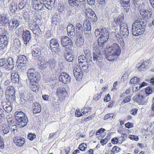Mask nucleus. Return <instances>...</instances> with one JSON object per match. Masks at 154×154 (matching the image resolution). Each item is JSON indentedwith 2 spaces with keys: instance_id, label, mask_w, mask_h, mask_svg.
<instances>
[{
  "instance_id": "nucleus-36",
  "label": "nucleus",
  "mask_w": 154,
  "mask_h": 154,
  "mask_svg": "<svg viewBox=\"0 0 154 154\" xmlns=\"http://www.w3.org/2000/svg\"><path fill=\"white\" fill-rule=\"evenodd\" d=\"M10 128L9 125L3 124L1 128V134L3 135L7 134L9 132Z\"/></svg>"
},
{
  "instance_id": "nucleus-14",
  "label": "nucleus",
  "mask_w": 154,
  "mask_h": 154,
  "mask_svg": "<svg viewBox=\"0 0 154 154\" xmlns=\"http://www.w3.org/2000/svg\"><path fill=\"white\" fill-rule=\"evenodd\" d=\"M8 36H4L0 38V50L2 51L8 46L9 42Z\"/></svg>"
},
{
  "instance_id": "nucleus-37",
  "label": "nucleus",
  "mask_w": 154,
  "mask_h": 154,
  "mask_svg": "<svg viewBox=\"0 0 154 154\" xmlns=\"http://www.w3.org/2000/svg\"><path fill=\"white\" fill-rule=\"evenodd\" d=\"M32 31L33 33L37 36H41L42 35L41 30L37 24H35V26L32 29Z\"/></svg>"
},
{
  "instance_id": "nucleus-25",
  "label": "nucleus",
  "mask_w": 154,
  "mask_h": 154,
  "mask_svg": "<svg viewBox=\"0 0 154 154\" xmlns=\"http://www.w3.org/2000/svg\"><path fill=\"white\" fill-rule=\"evenodd\" d=\"M21 45L20 40L18 38H16L13 40V43L11 45L10 50L12 51L15 50L20 47Z\"/></svg>"
},
{
  "instance_id": "nucleus-32",
  "label": "nucleus",
  "mask_w": 154,
  "mask_h": 154,
  "mask_svg": "<svg viewBox=\"0 0 154 154\" xmlns=\"http://www.w3.org/2000/svg\"><path fill=\"white\" fill-rule=\"evenodd\" d=\"M34 5L35 9L38 11L42 10L44 9V3L41 2L40 1H36L34 2Z\"/></svg>"
},
{
  "instance_id": "nucleus-44",
  "label": "nucleus",
  "mask_w": 154,
  "mask_h": 154,
  "mask_svg": "<svg viewBox=\"0 0 154 154\" xmlns=\"http://www.w3.org/2000/svg\"><path fill=\"white\" fill-rule=\"evenodd\" d=\"M13 19L9 21L8 28L10 31H14L17 28V26H15L16 25Z\"/></svg>"
},
{
  "instance_id": "nucleus-9",
  "label": "nucleus",
  "mask_w": 154,
  "mask_h": 154,
  "mask_svg": "<svg viewBox=\"0 0 154 154\" xmlns=\"http://www.w3.org/2000/svg\"><path fill=\"white\" fill-rule=\"evenodd\" d=\"M59 41L56 38H54L51 39L49 44V48L51 51L55 53L57 52L59 48Z\"/></svg>"
},
{
  "instance_id": "nucleus-23",
  "label": "nucleus",
  "mask_w": 154,
  "mask_h": 154,
  "mask_svg": "<svg viewBox=\"0 0 154 154\" xmlns=\"http://www.w3.org/2000/svg\"><path fill=\"white\" fill-rule=\"evenodd\" d=\"M125 15L124 14H119L116 18L114 19V22L116 25L119 26L122 25V24L125 25L126 24L124 21Z\"/></svg>"
},
{
  "instance_id": "nucleus-31",
  "label": "nucleus",
  "mask_w": 154,
  "mask_h": 154,
  "mask_svg": "<svg viewBox=\"0 0 154 154\" xmlns=\"http://www.w3.org/2000/svg\"><path fill=\"white\" fill-rule=\"evenodd\" d=\"M85 27L84 24H83V27H84V32L86 36L90 35L91 32V24L88 23L85 24Z\"/></svg>"
},
{
  "instance_id": "nucleus-11",
  "label": "nucleus",
  "mask_w": 154,
  "mask_h": 154,
  "mask_svg": "<svg viewBox=\"0 0 154 154\" xmlns=\"http://www.w3.org/2000/svg\"><path fill=\"white\" fill-rule=\"evenodd\" d=\"M106 50H109V51H111L112 52L117 56H119L121 52V49L119 45L116 43H114L112 45L108 47H107Z\"/></svg>"
},
{
  "instance_id": "nucleus-4",
  "label": "nucleus",
  "mask_w": 154,
  "mask_h": 154,
  "mask_svg": "<svg viewBox=\"0 0 154 154\" xmlns=\"http://www.w3.org/2000/svg\"><path fill=\"white\" fill-rule=\"evenodd\" d=\"M15 93L13 86L9 85L7 87L5 90L6 96L9 102H16Z\"/></svg>"
},
{
  "instance_id": "nucleus-26",
  "label": "nucleus",
  "mask_w": 154,
  "mask_h": 154,
  "mask_svg": "<svg viewBox=\"0 0 154 154\" xmlns=\"http://www.w3.org/2000/svg\"><path fill=\"white\" fill-rule=\"evenodd\" d=\"M67 30L68 36L70 38H72V36L75 34V27L71 23L68 24L67 26Z\"/></svg>"
},
{
  "instance_id": "nucleus-43",
  "label": "nucleus",
  "mask_w": 154,
  "mask_h": 154,
  "mask_svg": "<svg viewBox=\"0 0 154 154\" xmlns=\"http://www.w3.org/2000/svg\"><path fill=\"white\" fill-rule=\"evenodd\" d=\"M14 115L15 119L16 121L20 119V118L26 116L24 113L20 111H16L15 112Z\"/></svg>"
},
{
  "instance_id": "nucleus-59",
  "label": "nucleus",
  "mask_w": 154,
  "mask_h": 154,
  "mask_svg": "<svg viewBox=\"0 0 154 154\" xmlns=\"http://www.w3.org/2000/svg\"><path fill=\"white\" fill-rule=\"evenodd\" d=\"M58 9L59 12H63L65 9L64 5L63 3H59L58 5Z\"/></svg>"
},
{
  "instance_id": "nucleus-17",
  "label": "nucleus",
  "mask_w": 154,
  "mask_h": 154,
  "mask_svg": "<svg viewBox=\"0 0 154 154\" xmlns=\"http://www.w3.org/2000/svg\"><path fill=\"white\" fill-rule=\"evenodd\" d=\"M93 58L94 61L95 62L97 65L100 64L103 60L102 56L100 51L94 52Z\"/></svg>"
},
{
  "instance_id": "nucleus-21",
  "label": "nucleus",
  "mask_w": 154,
  "mask_h": 154,
  "mask_svg": "<svg viewBox=\"0 0 154 154\" xmlns=\"http://www.w3.org/2000/svg\"><path fill=\"white\" fill-rule=\"evenodd\" d=\"M38 81L37 80H35L29 82L31 90L35 92H37L39 89L40 85L38 82Z\"/></svg>"
},
{
  "instance_id": "nucleus-18",
  "label": "nucleus",
  "mask_w": 154,
  "mask_h": 154,
  "mask_svg": "<svg viewBox=\"0 0 154 154\" xmlns=\"http://www.w3.org/2000/svg\"><path fill=\"white\" fill-rule=\"evenodd\" d=\"M29 121L26 116L20 118L16 122V124L20 128H23L26 126Z\"/></svg>"
},
{
  "instance_id": "nucleus-2",
  "label": "nucleus",
  "mask_w": 154,
  "mask_h": 154,
  "mask_svg": "<svg viewBox=\"0 0 154 154\" xmlns=\"http://www.w3.org/2000/svg\"><path fill=\"white\" fill-rule=\"evenodd\" d=\"M15 63L13 58L11 57L7 59L3 58L0 59V67L7 70L12 69L14 67Z\"/></svg>"
},
{
  "instance_id": "nucleus-16",
  "label": "nucleus",
  "mask_w": 154,
  "mask_h": 154,
  "mask_svg": "<svg viewBox=\"0 0 154 154\" xmlns=\"http://www.w3.org/2000/svg\"><path fill=\"white\" fill-rule=\"evenodd\" d=\"M59 79L60 82L65 84L69 82L71 77L66 73L62 72L59 76Z\"/></svg>"
},
{
  "instance_id": "nucleus-35",
  "label": "nucleus",
  "mask_w": 154,
  "mask_h": 154,
  "mask_svg": "<svg viewBox=\"0 0 154 154\" xmlns=\"http://www.w3.org/2000/svg\"><path fill=\"white\" fill-rule=\"evenodd\" d=\"M63 57L68 62H72L73 60L74 56L67 51L64 52Z\"/></svg>"
},
{
  "instance_id": "nucleus-5",
  "label": "nucleus",
  "mask_w": 154,
  "mask_h": 154,
  "mask_svg": "<svg viewBox=\"0 0 154 154\" xmlns=\"http://www.w3.org/2000/svg\"><path fill=\"white\" fill-rule=\"evenodd\" d=\"M32 54L33 58L39 60H41V51L42 50V47L35 44L32 46Z\"/></svg>"
},
{
  "instance_id": "nucleus-24",
  "label": "nucleus",
  "mask_w": 154,
  "mask_h": 154,
  "mask_svg": "<svg viewBox=\"0 0 154 154\" xmlns=\"http://www.w3.org/2000/svg\"><path fill=\"white\" fill-rule=\"evenodd\" d=\"M9 9L10 11L13 14H18L19 11L17 2L14 1H12L10 4Z\"/></svg>"
},
{
  "instance_id": "nucleus-27",
  "label": "nucleus",
  "mask_w": 154,
  "mask_h": 154,
  "mask_svg": "<svg viewBox=\"0 0 154 154\" xmlns=\"http://www.w3.org/2000/svg\"><path fill=\"white\" fill-rule=\"evenodd\" d=\"M85 14L86 16V18L88 20H90L92 17L96 16L94 12L91 9L86 8L85 11Z\"/></svg>"
},
{
  "instance_id": "nucleus-12",
  "label": "nucleus",
  "mask_w": 154,
  "mask_h": 154,
  "mask_svg": "<svg viewBox=\"0 0 154 154\" xmlns=\"http://www.w3.org/2000/svg\"><path fill=\"white\" fill-rule=\"evenodd\" d=\"M9 17L5 13L0 14V23L5 27L8 26Z\"/></svg>"
},
{
  "instance_id": "nucleus-40",
  "label": "nucleus",
  "mask_w": 154,
  "mask_h": 154,
  "mask_svg": "<svg viewBox=\"0 0 154 154\" xmlns=\"http://www.w3.org/2000/svg\"><path fill=\"white\" fill-rule=\"evenodd\" d=\"M75 31L76 34L83 33L84 30L82 27V24L80 23H77L75 26Z\"/></svg>"
},
{
  "instance_id": "nucleus-61",
  "label": "nucleus",
  "mask_w": 154,
  "mask_h": 154,
  "mask_svg": "<svg viewBox=\"0 0 154 154\" xmlns=\"http://www.w3.org/2000/svg\"><path fill=\"white\" fill-rule=\"evenodd\" d=\"M10 105H9L8 106H6L5 107V109L4 110L5 111V112H11L12 110V103L14 102H10Z\"/></svg>"
},
{
  "instance_id": "nucleus-58",
  "label": "nucleus",
  "mask_w": 154,
  "mask_h": 154,
  "mask_svg": "<svg viewBox=\"0 0 154 154\" xmlns=\"http://www.w3.org/2000/svg\"><path fill=\"white\" fill-rule=\"evenodd\" d=\"M140 81V79L136 77H135L132 78L130 81V83L131 84H134L136 83H138Z\"/></svg>"
},
{
  "instance_id": "nucleus-62",
  "label": "nucleus",
  "mask_w": 154,
  "mask_h": 154,
  "mask_svg": "<svg viewBox=\"0 0 154 154\" xmlns=\"http://www.w3.org/2000/svg\"><path fill=\"white\" fill-rule=\"evenodd\" d=\"M23 17L26 22L29 21L30 16L29 13L27 12H24L23 13Z\"/></svg>"
},
{
  "instance_id": "nucleus-6",
  "label": "nucleus",
  "mask_w": 154,
  "mask_h": 154,
  "mask_svg": "<svg viewBox=\"0 0 154 154\" xmlns=\"http://www.w3.org/2000/svg\"><path fill=\"white\" fill-rule=\"evenodd\" d=\"M18 29L21 30L20 32H22V36L24 43L26 45L29 44L31 39V34L30 32L27 30H24L23 27H20Z\"/></svg>"
},
{
  "instance_id": "nucleus-63",
  "label": "nucleus",
  "mask_w": 154,
  "mask_h": 154,
  "mask_svg": "<svg viewBox=\"0 0 154 154\" xmlns=\"http://www.w3.org/2000/svg\"><path fill=\"white\" fill-rule=\"evenodd\" d=\"M125 97L124 98L123 100L122 101V103H125L130 102L131 100V96L130 95L128 96H125Z\"/></svg>"
},
{
  "instance_id": "nucleus-45",
  "label": "nucleus",
  "mask_w": 154,
  "mask_h": 154,
  "mask_svg": "<svg viewBox=\"0 0 154 154\" xmlns=\"http://www.w3.org/2000/svg\"><path fill=\"white\" fill-rule=\"evenodd\" d=\"M73 42L72 41L71 38H70L69 40V42L68 41L66 43V44H65V45H64L63 47L64 48L66 49L69 50L71 49L73 47Z\"/></svg>"
},
{
  "instance_id": "nucleus-15",
  "label": "nucleus",
  "mask_w": 154,
  "mask_h": 154,
  "mask_svg": "<svg viewBox=\"0 0 154 154\" xmlns=\"http://www.w3.org/2000/svg\"><path fill=\"white\" fill-rule=\"evenodd\" d=\"M122 25L119 26L120 33L124 37H127L129 34L128 26L127 24Z\"/></svg>"
},
{
  "instance_id": "nucleus-13",
  "label": "nucleus",
  "mask_w": 154,
  "mask_h": 154,
  "mask_svg": "<svg viewBox=\"0 0 154 154\" xmlns=\"http://www.w3.org/2000/svg\"><path fill=\"white\" fill-rule=\"evenodd\" d=\"M74 76L76 80H79L82 79L83 76V72L81 67L78 66L75 67L73 70Z\"/></svg>"
},
{
  "instance_id": "nucleus-46",
  "label": "nucleus",
  "mask_w": 154,
  "mask_h": 154,
  "mask_svg": "<svg viewBox=\"0 0 154 154\" xmlns=\"http://www.w3.org/2000/svg\"><path fill=\"white\" fill-rule=\"evenodd\" d=\"M76 42L79 43H82L84 41V34H76Z\"/></svg>"
},
{
  "instance_id": "nucleus-51",
  "label": "nucleus",
  "mask_w": 154,
  "mask_h": 154,
  "mask_svg": "<svg viewBox=\"0 0 154 154\" xmlns=\"http://www.w3.org/2000/svg\"><path fill=\"white\" fill-rule=\"evenodd\" d=\"M130 5H125L124 6H122L124 8L123 12L122 13V14H124V15H125L126 17L127 15H128V13L129 11L130 7Z\"/></svg>"
},
{
  "instance_id": "nucleus-33",
  "label": "nucleus",
  "mask_w": 154,
  "mask_h": 154,
  "mask_svg": "<svg viewBox=\"0 0 154 154\" xmlns=\"http://www.w3.org/2000/svg\"><path fill=\"white\" fill-rule=\"evenodd\" d=\"M67 94V92L65 88L60 87L57 90V94L61 97H65Z\"/></svg>"
},
{
  "instance_id": "nucleus-56",
  "label": "nucleus",
  "mask_w": 154,
  "mask_h": 154,
  "mask_svg": "<svg viewBox=\"0 0 154 154\" xmlns=\"http://www.w3.org/2000/svg\"><path fill=\"white\" fill-rule=\"evenodd\" d=\"M84 53L85 55V58L88 60H89V61H90L91 60V57L90 56V50H85Z\"/></svg>"
},
{
  "instance_id": "nucleus-7",
  "label": "nucleus",
  "mask_w": 154,
  "mask_h": 154,
  "mask_svg": "<svg viewBox=\"0 0 154 154\" xmlns=\"http://www.w3.org/2000/svg\"><path fill=\"white\" fill-rule=\"evenodd\" d=\"M94 33L96 37L99 36L100 34V36L99 38H100L102 37L103 40H105V41H107L109 37V32L105 28H102L100 30L97 29L95 30Z\"/></svg>"
},
{
  "instance_id": "nucleus-41",
  "label": "nucleus",
  "mask_w": 154,
  "mask_h": 154,
  "mask_svg": "<svg viewBox=\"0 0 154 154\" xmlns=\"http://www.w3.org/2000/svg\"><path fill=\"white\" fill-rule=\"evenodd\" d=\"M78 60L79 64L88 63L89 60L85 58L84 55H80L78 57Z\"/></svg>"
},
{
  "instance_id": "nucleus-53",
  "label": "nucleus",
  "mask_w": 154,
  "mask_h": 154,
  "mask_svg": "<svg viewBox=\"0 0 154 154\" xmlns=\"http://www.w3.org/2000/svg\"><path fill=\"white\" fill-rule=\"evenodd\" d=\"M27 2V0H22L18 4L19 9L21 10L23 9L25 7Z\"/></svg>"
},
{
  "instance_id": "nucleus-10",
  "label": "nucleus",
  "mask_w": 154,
  "mask_h": 154,
  "mask_svg": "<svg viewBox=\"0 0 154 154\" xmlns=\"http://www.w3.org/2000/svg\"><path fill=\"white\" fill-rule=\"evenodd\" d=\"M27 59L26 57L23 55H20L18 57L16 64L18 67L21 68L23 66H25L28 63Z\"/></svg>"
},
{
  "instance_id": "nucleus-50",
  "label": "nucleus",
  "mask_w": 154,
  "mask_h": 154,
  "mask_svg": "<svg viewBox=\"0 0 154 154\" xmlns=\"http://www.w3.org/2000/svg\"><path fill=\"white\" fill-rule=\"evenodd\" d=\"M116 115L112 113H108L106 114L104 117L103 119L104 120L109 119L112 120L115 119Z\"/></svg>"
},
{
  "instance_id": "nucleus-60",
  "label": "nucleus",
  "mask_w": 154,
  "mask_h": 154,
  "mask_svg": "<svg viewBox=\"0 0 154 154\" xmlns=\"http://www.w3.org/2000/svg\"><path fill=\"white\" fill-rule=\"evenodd\" d=\"M122 6L130 5V0H119Z\"/></svg>"
},
{
  "instance_id": "nucleus-3",
  "label": "nucleus",
  "mask_w": 154,
  "mask_h": 154,
  "mask_svg": "<svg viewBox=\"0 0 154 154\" xmlns=\"http://www.w3.org/2000/svg\"><path fill=\"white\" fill-rule=\"evenodd\" d=\"M28 80L30 81L37 80L39 81L40 79V75L35 68H31L28 69L27 72ZM27 82L28 80L27 79Z\"/></svg>"
},
{
  "instance_id": "nucleus-47",
  "label": "nucleus",
  "mask_w": 154,
  "mask_h": 154,
  "mask_svg": "<svg viewBox=\"0 0 154 154\" xmlns=\"http://www.w3.org/2000/svg\"><path fill=\"white\" fill-rule=\"evenodd\" d=\"M60 17L58 14H54L52 16V23L57 25L60 20Z\"/></svg>"
},
{
  "instance_id": "nucleus-30",
  "label": "nucleus",
  "mask_w": 154,
  "mask_h": 154,
  "mask_svg": "<svg viewBox=\"0 0 154 154\" xmlns=\"http://www.w3.org/2000/svg\"><path fill=\"white\" fill-rule=\"evenodd\" d=\"M144 97L140 94L135 95L133 98V100L139 104H142L143 103V98Z\"/></svg>"
},
{
  "instance_id": "nucleus-38",
  "label": "nucleus",
  "mask_w": 154,
  "mask_h": 154,
  "mask_svg": "<svg viewBox=\"0 0 154 154\" xmlns=\"http://www.w3.org/2000/svg\"><path fill=\"white\" fill-rule=\"evenodd\" d=\"M47 63V65L51 69H54L56 65V60L54 58H51L49 59Z\"/></svg>"
},
{
  "instance_id": "nucleus-22",
  "label": "nucleus",
  "mask_w": 154,
  "mask_h": 154,
  "mask_svg": "<svg viewBox=\"0 0 154 154\" xmlns=\"http://www.w3.org/2000/svg\"><path fill=\"white\" fill-rule=\"evenodd\" d=\"M105 56L106 59L109 61H113L114 59L118 56L114 54L111 51H109L108 50H105Z\"/></svg>"
},
{
  "instance_id": "nucleus-29",
  "label": "nucleus",
  "mask_w": 154,
  "mask_h": 154,
  "mask_svg": "<svg viewBox=\"0 0 154 154\" xmlns=\"http://www.w3.org/2000/svg\"><path fill=\"white\" fill-rule=\"evenodd\" d=\"M103 38H98V46L97 48L95 49V51L98 52V51H101V49L103 47L105 43L107 41L105 40H103Z\"/></svg>"
},
{
  "instance_id": "nucleus-55",
  "label": "nucleus",
  "mask_w": 154,
  "mask_h": 154,
  "mask_svg": "<svg viewBox=\"0 0 154 154\" xmlns=\"http://www.w3.org/2000/svg\"><path fill=\"white\" fill-rule=\"evenodd\" d=\"M79 66H82L81 68L82 71L87 72L88 70V63L87 64L85 63L79 65Z\"/></svg>"
},
{
  "instance_id": "nucleus-39",
  "label": "nucleus",
  "mask_w": 154,
  "mask_h": 154,
  "mask_svg": "<svg viewBox=\"0 0 154 154\" xmlns=\"http://www.w3.org/2000/svg\"><path fill=\"white\" fill-rule=\"evenodd\" d=\"M20 93V101L23 103H25L26 102L28 101V98L26 96L28 94L26 93V91Z\"/></svg>"
},
{
  "instance_id": "nucleus-54",
  "label": "nucleus",
  "mask_w": 154,
  "mask_h": 154,
  "mask_svg": "<svg viewBox=\"0 0 154 154\" xmlns=\"http://www.w3.org/2000/svg\"><path fill=\"white\" fill-rule=\"evenodd\" d=\"M9 126H10V130L11 131L12 133L15 134L17 131V127L15 124L12 125L11 124H9Z\"/></svg>"
},
{
  "instance_id": "nucleus-49",
  "label": "nucleus",
  "mask_w": 154,
  "mask_h": 154,
  "mask_svg": "<svg viewBox=\"0 0 154 154\" xmlns=\"http://www.w3.org/2000/svg\"><path fill=\"white\" fill-rule=\"evenodd\" d=\"M97 16L93 17L90 19V20H88V22L87 23L91 24V26H93V27H96V22L97 20Z\"/></svg>"
},
{
  "instance_id": "nucleus-1",
  "label": "nucleus",
  "mask_w": 154,
  "mask_h": 154,
  "mask_svg": "<svg viewBox=\"0 0 154 154\" xmlns=\"http://www.w3.org/2000/svg\"><path fill=\"white\" fill-rule=\"evenodd\" d=\"M147 24L146 20L143 18L138 17L132 25L131 32L133 35L138 36L143 34Z\"/></svg>"
},
{
  "instance_id": "nucleus-48",
  "label": "nucleus",
  "mask_w": 154,
  "mask_h": 154,
  "mask_svg": "<svg viewBox=\"0 0 154 154\" xmlns=\"http://www.w3.org/2000/svg\"><path fill=\"white\" fill-rule=\"evenodd\" d=\"M71 38H69L67 36H62L60 39L62 45L63 47L65 44H66L68 41L69 42V40Z\"/></svg>"
},
{
  "instance_id": "nucleus-20",
  "label": "nucleus",
  "mask_w": 154,
  "mask_h": 154,
  "mask_svg": "<svg viewBox=\"0 0 154 154\" xmlns=\"http://www.w3.org/2000/svg\"><path fill=\"white\" fill-rule=\"evenodd\" d=\"M45 7L48 9H51L57 3L56 0H43Z\"/></svg>"
},
{
  "instance_id": "nucleus-64",
  "label": "nucleus",
  "mask_w": 154,
  "mask_h": 154,
  "mask_svg": "<svg viewBox=\"0 0 154 154\" xmlns=\"http://www.w3.org/2000/svg\"><path fill=\"white\" fill-rule=\"evenodd\" d=\"M91 109V107H86L84 108V110L82 109L81 111H82V113L83 115H85L86 113L90 112Z\"/></svg>"
},
{
  "instance_id": "nucleus-57",
  "label": "nucleus",
  "mask_w": 154,
  "mask_h": 154,
  "mask_svg": "<svg viewBox=\"0 0 154 154\" xmlns=\"http://www.w3.org/2000/svg\"><path fill=\"white\" fill-rule=\"evenodd\" d=\"M8 31L4 28H0V38L3 37L4 36H8Z\"/></svg>"
},
{
  "instance_id": "nucleus-19",
  "label": "nucleus",
  "mask_w": 154,
  "mask_h": 154,
  "mask_svg": "<svg viewBox=\"0 0 154 154\" xmlns=\"http://www.w3.org/2000/svg\"><path fill=\"white\" fill-rule=\"evenodd\" d=\"M140 13L143 17L146 19H149L151 17L152 14V9L149 8L146 10L144 9L140 10Z\"/></svg>"
},
{
  "instance_id": "nucleus-34",
  "label": "nucleus",
  "mask_w": 154,
  "mask_h": 154,
  "mask_svg": "<svg viewBox=\"0 0 154 154\" xmlns=\"http://www.w3.org/2000/svg\"><path fill=\"white\" fill-rule=\"evenodd\" d=\"M19 76L17 72H13L11 74V79L13 83H18L20 81Z\"/></svg>"
},
{
  "instance_id": "nucleus-8",
  "label": "nucleus",
  "mask_w": 154,
  "mask_h": 154,
  "mask_svg": "<svg viewBox=\"0 0 154 154\" xmlns=\"http://www.w3.org/2000/svg\"><path fill=\"white\" fill-rule=\"evenodd\" d=\"M69 5L72 7L83 8L86 5V0H68Z\"/></svg>"
},
{
  "instance_id": "nucleus-52",
  "label": "nucleus",
  "mask_w": 154,
  "mask_h": 154,
  "mask_svg": "<svg viewBox=\"0 0 154 154\" xmlns=\"http://www.w3.org/2000/svg\"><path fill=\"white\" fill-rule=\"evenodd\" d=\"M47 63L46 61H41L38 64L39 68L41 70L45 69L47 66Z\"/></svg>"
},
{
  "instance_id": "nucleus-42",
  "label": "nucleus",
  "mask_w": 154,
  "mask_h": 154,
  "mask_svg": "<svg viewBox=\"0 0 154 154\" xmlns=\"http://www.w3.org/2000/svg\"><path fill=\"white\" fill-rule=\"evenodd\" d=\"M14 142L18 146H22L25 143V139L23 138L20 137L19 139H15Z\"/></svg>"
},
{
  "instance_id": "nucleus-28",
  "label": "nucleus",
  "mask_w": 154,
  "mask_h": 154,
  "mask_svg": "<svg viewBox=\"0 0 154 154\" xmlns=\"http://www.w3.org/2000/svg\"><path fill=\"white\" fill-rule=\"evenodd\" d=\"M32 107L33 108V112L34 114L40 113L42 110L41 105L36 102L33 103Z\"/></svg>"
}]
</instances>
